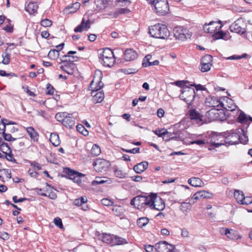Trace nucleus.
Returning a JSON list of instances; mask_svg holds the SVG:
<instances>
[{"mask_svg":"<svg viewBox=\"0 0 252 252\" xmlns=\"http://www.w3.org/2000/svg\"><path fill=\"white\" fill-rule=\"evenodd\" d=\"M2 136L4 140L7 141H13L16 140V138L12 137L10 134L6 133L4 132Z\"/></svg>","mask_w":252,"mask_h":252,"instance_id":"obj_55","label":"nucleus"},{"mask_svg":"<svg viewBox=\"0 0 252 252\" xmlns=\"http://www.w3.org/2000/svg\"><path fill=\"white\" fill-rule=\"evenodd\" d=\"M179 97L188 104H190L195 97V90L193 88L185 86L182 88Z\"/></svg>","mask_w":252,"mask_h":252,"instance_id":"obj_5","label":"nucleus"},{"mask_svg":"<svg viewBox=\"0 0 252 252\" xmlns=\"http://www.w3.org/2000/svg\"><path fill=\"white\" fill-rule=\"evenodd\" d=\"M0 237L3 240H7L9 239V234L7 232H1L0 233Z\"/></svg>","mask_w":252,"mask_h":252,"instance_id":"obj_64","label":"nucleus"},{"mask_svg":"<svg viewBox=\"0 0 252 252\" xmlns=\"http://www.w3.org/2000/svg\"><path fill=\"white\" fill-rule=\"evenodd\" d=\"M212 197V194L205 190H201L196 192L192 197L194 200H198L203 198H210Z\"/></svg>","mask_w":252,"mask_h":252,"instance_id":"obj_17","label":"nucleus"},{"mask_svg":"<svg viewBox=\"0 0 252 252\" xmlns=\"http://www.w3.org/2000/svg\"><path fill=\"white\" fill-rule=\"evenodd\" d=\"M212 65V64L200 63V69L203 72H207L210 70V68H211V67Z\"/></svg>","mask_w":252,"mask_h":252,"instance_id":"obj_45","label":"nucleus"},{"mask_svg":"<svg viewBox=\"0 0 252 252\" xmlns=\"http://www.w3.org/2000/svg\"><path fill=\"white\" fill-rule=\"evenodd\" d=\"M225 33L222 31L216 32L213 35V38L215 39H219L223 38Z\"/></svg>","mask_w":252,"mask_h":252,"instance_id":"obj_49","label":"nucleus"},{"mask_svg":"<svg viewBox=\"0 0 252 252\" xmlns=\"http://www.w3.org/2000/svg\"><path fill=\"white\" fill-rule=\"evenodd\" d=\"M26 130L32 139L34 141L38 140V134L33 127L32 126L28 127Z\"/></svg>","mask_w":252,"mask_h":252,"instance_id":"obj_25","label":"nucleus"},{"mask_svg":"<svg viewBox=\"0 0 252 252\" xmlns=\"http://www.w3.org/2000/svg\"><path fill=\"white\" fill-rule=\"evenodd\" d=\"M173 32L175 37L179 40H184L191 37V34L189 32L188 30L181 26L175 27L174 28Z\"/></svg>","mask_w":252,"mask_h":252,"instance_id":"obj_8","label":"nucleus"},{"mask_svg":"<svg viewBox=\"0 0 252 252\" xmlns=\"http://www.w3.org/2000/svg\"><path fill=\"white\" fill-rule=\"evenodd\" d=\"M148 167V162L146 161H142L133 166L134 171L137 174L144 172Z\"/></svg>","mask_w":252,"mask_h":252,"instance_id":"obj_18","label":"nucleus"},{"mask_svg":"<svg viewBox=\"0 0 252 252\" xmlns=\"http://www.w3.org/2000/svg\"><path fill=\"white\" fill-rule=\"evenodd\" d=\"M102 76L103 74L100 70H96L94 75L93 80L91 82L89 88H94L93 86L98 85V89H101L104 86V84L101 81Z\"/></svg>","mask_w":252,"mask_h":252,"instance_id":"obj_11","label":"nucleus"},{"mask_svg":"<svg viewBox=\"0 0 252 252\" xmlns=\"http://www.w3.org/2000/svg\"><path fill=\"white\" fill-rule=\"evenodd\" d=\"M154 10L159 15H164L168 13L169 10L167 0H156L154 4Z\"/></svg>","mask_w":252,"mask_h":252,"instance_id":"obj_7","label":"nucleus"},{"mask_svg":"<svg viewBox=\"0 0 252 252\" xmlns=\"http://www.w3.org/2000/svg\"><path fill=\"white\" fill-rule=\"evenodd\" d=\"M92 22L90 19H88L87 21H85L84 18L82 20L81 24L79 25L74 29V32H82L83 29L86 31L88 30L91 28V25Z\"/></svg>","mask_w":252,"mask_h":252,"instance_id":"obj_13","label":"nucleus"},{"mask_svg":"<svg viewBox=\"0 0 252 252\" xmlns=\"http://www.w3.org/2000/svg\"><path fill=\"white\" fill-rule=\"evenodd\" d=\"M114 172L116 177L119 178H124L126 177V173L124 170H121L118 166L114 167Z\"/></svg>","mask_w":252,"mask_h":252,"instance_id":"obj_34","label":"nucleus"},{"mask_svg":"<svg viewBox=\"0 0 252 252\" xmlns=\"http://www.w3.org/2000/svg\"><path fill=\"white\" fill-rule=\"evenodd\" d=\"M59 56V50L56 49L51 50L48 54V58L52 60L56 59V58H58Z\"/></svg>","mask_w":252,"mask_h":252,"instance_id":"obj_38","label":"nucleus"},{"mask_svg":"<svg viewBox=\"0 0 252 252\" xmlns=\"http://www.w3.org/2000/svg\"><path fill=\"white\" fill-rule=\"evenodd\" d=\"M80 7V3L79 2H75L72 4L71 6H68V7H66L64 11L67 13H74L78 10Z\"/></svg>","mask_w":252,"mask_h":252,"instance_id":"obj_31","label":"nucleus"},{"mask_svg":"<svg viewBox=\"0 0 252 252\" xmlns=\"http://www.w3.org/2000/svg\"><path fill=\"white\" fill-rule=\"evenodd\" d=\"M106 181L102 179V178L97 177L95 180H94L92 182V184L93 186H95L98 184H102L106 182Z\"/></svg>","mask_w":252,"mask_h":252,"instance_id":"obj_56","label":"nucleus"},{"mask_svg":"<svg viewBox=\"0 0 252 252\" xmlns=\"http://www.w3.org/2000/svg\"><path fill=\"white\" fill-rule=\"evenodd\" d=\"M2 57L3 58L2 61V63L4 64H8L10 62V54L5 52L2 54Z\"/></svg>","mask_w":252,"mask_h":252,"instance_id":"obj_48","label":"nucleus"},{"mask_svg":"<svg viewBox=\"0 0 252 252\" xmlns=\"http://www.w3.org/2000/svg\"><path fill=\"white\" fill-rule=\"evenodd\" d=\"M248 117L243 112H241L238 117V122L241 123H246L248 122Z\"/></svg>","mask_w":252,"mask_h":252,"instance_id":"obj_43","label":"nucleus"},{"mask_svg":"<svg viewBox=\"0 0 252 252\" xmlns=\"http://www.w3.org/2000/svg\"><path fill=\"white\" fill-rule=\"evenodd\" d=\"M188 183L191 186L195 187H201L203 184L202 180L196 177H192L188 180Z\"/></svg>","mask_w":252,"mask_h":252,"instance_id":"obj_26","label":"nucleus"},{"mask_svg":"<svg viewBox=\"0 0 252 252\" xmlns=\"http://www.w3.org/2000/svg\"><path fill=\"white\" fill-rule=\"evenodd\" d=\"M93 166L98 170L104 169L108 166L109 162L104 159H97L93 163Z\"/></svg>","mask_w":252,"mask_h":252,"instance_id":"obj_19","label":"nucleus"},{"mask_svg":"<svg viewBox=\"0 0 252 252\" xmlns=\"http://www.w3.org/2000/svg\"><path fill=\"white\" fill-rule=\"evenodd\" d=\"M243 132V129L242 128L232 130L231 132L226 137L227 143L230 145L238 144L241 139V134Z\"/></svg>","mask_w":252,"mask_h":252,"instance_id":"obj_9","label":"nucleus"},{"mask_svg":"<svg viewBox=\"0 0 252 252\" xmlns=\"http://www.w3.org/2000/svg\"><path fill=\"white\" fill-rule=\"evenodd\" d=\"M190 209V204L187 202H182L180 206V210L183 213L187 215L188 211Z\"/></svg>","mask_w":252,"mask_h":252,"instance_id":"obj_37","label":"nucleus"},{"mask_svg":"<svg viewBox=\"0 0 252 252\" xmlns=\"http://www.w3.org/2000/svg\"><path fill=\"white\" fill-rule=\"evenodd\" d=\"M252 203V198L251 196H244V199L241 202L242 205H249Z\"/></svg>","mask_w":252,"mask_h":252,"instance_id":"obj_54","label":"nucleus"},{"mask_svg":"<svg viewBox=\"0 0 252 252\" xmlns=\"http://www.w3.org/2000/svg\"><path fill=\"white\" fill-rule=\"evenodd\" d=\"M156 198V194L151 193L150 195H138L134 197L130 202L131 205H134L138 209H142L145 206H150L151 202Z\"/></svg>","mask_w":252,"mask_h":252,"instance_id":"obj_3","label":"nucleus"},{"mask_svg":"<svg viewBox=\"0 0 252 252\" xmlns=\"http://www.w3.org/2000/svg\"><path fill=\"white\" fill-rule=\"evenodd\" d=\"M98 57L99 62L105 66H112L115 62L114 53L109 48H106L99 50Z\"/></svg>","mask_w":252,"mask_h":252,"instance_id":"obj_2","label":"nucleus"},{"mask_svg":"<svg viewBox=\"0 0 252 252\" xmlns=\"http://www.w3.org/2000/svg\"><path fill=\"white\" fill-rule=\"evenodd\" d=\"M130 178H131V179L132 181L137 182H141L143 179L142 177H141L140 176H138V175L131 176V177H130Z\"/></svg>","mask_w":252,"mask_h":252,"instance_id":"obj_63","label":"nucleus"},{"mask_svg":"<svg viewBox=\"0 0 252 252\" xmlns=\"http://www.w3.org/2000/svg\"><path fill=\"white\" fill-rule=\"evenodd\" d=\"M0 172H3V174L6 176V177L8 179H10L11 177V171L8 169H3L2 170H0Z\"/></svg>","mask_w":252,"mask_h":252,"instance_id":"obj_61","label":"nucleus"},{"mask_svg":"<svg viewBox=\"0 0 252 252\" xmlns=\"http://www.w3.org/2000/svg\"><path fill=\"white\" fill-rule=\"evenodd\" d=\"M149 222V219L146 217L141 218L137 220V225L140 227H142L145 226Z\"/></svg>","mask_w":252,"mask_h":252,"instance_id":"obj_41","label":"nucleus"},{"mask_svg":"<svg viewBox=\"0 0 252 252\" xmlns=\"http://www.w3.org/2000/svg\"><path fill=\"white\" fill-rule=\"evenodd\" d=\"M61 69L68 74H72L75 68V65L73 63H66L64 65L60 66Z\"/></svg>","mask_w":252,"mask_h":252,"instance_id":"obj_20","label":"nucleus"},{"mask_svg":"<svg viewBox=\"0 0 252 252\" xmlns=\"http://www.w3.org/2000/svg\"><path fill=\"white\" fill-rule=\"evenodd\" d=\"M166 133L164 136L163 137V139H164L165 141H168L170 139H178L179 137H180V134L181 132L180 131H177L174 133H171L167 131L166 130Z\"/></svg>","mask_w":252,"mask_h":252,"instance_id":"obj_22","label":"nucleus"},{"mask_svg":"<svg viewBox=\"0 0 252 252\" xmlns=\"http://www.w3.org/2000/svg\"><path fill=\"white\" fill-rule=\"evenodd\" d=\"M78 57L77 56H72L71 58H63L61 59L62 62L66 63H73V62H76L78 60Z\"/></svg>","mask_w":252,"mask_h":252,"instance_id":"obj_51","label":"nucleus"},{"mask_svg":"<svg viewBox=\"0 0 252 252\" xmlns=\"http://www.w3.org/2000/svg\"><path fill=\"white\" fill-rule=\"evenodd\" d=\"M231 231H232V229H229L228 228H222L220 229V232L221 234H225L227 236V237L231 239H234V237H232V236H230V235H228V234H230L231 233Z\"/></svg>","mask_w":252,"mask_h":252,"instance_id":"obj_47","label":"nucleus"},{"mask_svg":"<svg viewBox=\"0 0 252 252\" xmlns=\"http://www.w3.org/2000/svg\"><path fill=\"white\" fill-rule=\"evenodd\" d=\"M165 204L163 200L160 198L157 200V198L153 200L150 203L149 207L152 209H155L158 211H162L165 208Z\"/></svg>","mask_w":252,"mask_h":252,"instance_id":"obj_12","label":"nucleus"},{"mask_svg":"<svg viewBox=\"0 0 252 252\" xmlns=\"http://www.w3.org/2000/svg\"><path fill=\"white\" fill-rule=\"evenodd\" d=\"M75 118L72 114H68L63 122L62 124L68 128H72L75 126Z\"/></svg>","mask_w":252,"mask_h":252,"instance_id":"obj_16","label":"nucleus"},{"mask_svg":"<svg viewBox=\"0 0 252 252\" xmlns=\"http://www.w3.org/2000/svg\"><path fill=\"white\" fill-rule=\"evenodd\" d=\"M154 132L156 135H158V137H163L164 135L167 133L166 132V129H165L164 128L156 129L155 131H154Z\"/></svg>","mask_w":252,"mask_h":252,"instance_id":"obj_50","label":"nucleus"},{"mask_svg":"<svg viewBox=\"0 0 252 252\" xmlns=\"http://www.w3.org/2000/svg\"><path fill=\"white\" fill-rule=\"evenodd\" d=\"M38 6L36 2H30L26 7V10L30 14H34L37 12Z\"/></svg>","mask_w":252,"mask_h":252,"instance_id":"obj_23","label":"nucleus"},{"mask_svg":"<svg viewBox=\"0 0 252 252\" xmlns=\"http://www.w3.org/2000/svg\"><path fill=\"white\" fill-rule=\"evenodd\" d=\"M49 140L52 145L55 147L58 146L60 144L59 136L56 133H52L51 134Z\"/></svg>","mask_w":252,"mask_h":252,"instance_id":"obj_27","label":"nucleus"},{"mask_svg":"<svg viewBox=\"0 0 252 252\" xmlns=\"http://www.w3.org/2000/svg\"><path fill=\"white\" fill-rule=\"evenodd\" d=\"M91 152L92 155L94 156H97L100 154L101 151L98 145L94 144L93 145Z\"/></svg>","mask_w":252,"mask_h":252,"instance_id":"obj_42","label":"nucleus"},{"mask_svg":"<svg viewBox=\"0 0 252 252\" xmlns=\"http://www.w3.org/2000/svg\"><path fill=\"white\" fill-rule=\"evenodd\" d=\"M112 235L107 234H103L99 236V239L104 243H107L110 245L111 241Z\"/></svg>","mask_w":252,"mask_h":252,"instance_id":"obj_36","label":"nucleus"},{"mask_svg":"<svg viewBox=\"0 0 252 252\" xmlns=\"http://www.w3.org/2000/svg\"><path fill=\"white\" fill-rule=\"evenodd\" d=\"M104 98V94L103 91L97 92L93 96V101L96 103H100L103 100Z\"/></svg>","mask_w":252,"mask_h":252,"instance_id":"obj_28","label":"nucleus"},{"mask_svg":"<svg viewBox=\"0 0 252 252\" xmlns=\"http://www.w3.org/2000/svg\"><path fill=\"white\" fill-rule=\"evenodd\" d=\"M221 23V21L219 22L211 21L209 24H205L203 26V30L205 32L210 33H215L218 30L220 29L222 26H219Z\"/></svg>","mask_w":252,"mask_h":252,"instance_id":"obj_10","label":"nucleus"},{"mask_svg":"<svg viewBox=\"0 0 252 252\" xmlns=\"http://www.w3.org/2000/svg\"><path fill=\"white\" fill-rule=\"evenodd\" d=\"M77 130L83 135L86 136L88 134V131L85 127L82 125H78L76 126Z\"/></svg>","mask_w":252,"mask_h":252,"instance_id":"obj_46","label":"nucleus"},{"mask_svg":"<svg viewBox=\"0 0 252 252\" xmlns=\"http://www.w3.org/2000/svg\"><path fill=\"white\" fill-rule=\"evenodd\" d=\"M124 241L125 239L122 238L112 235L110 245L111 246L121 245L124 243Z\"/></svg>","mask_w":252,"mask_h":252,"instance_id":"obj_30","label":"nucleus"},{"mask_svg":"<svg viewBox=\"0 0 252 252\" xmlns=\"http://www.w3.org/2000/svg\"><path fill=\"white\" fill-rule=\"evenodd\" d=\"M149 32L151 36L160 39H166L170 35L167 27L165 25L159 23L149 27Z\"/></svg>","mask_w":252,"mask_h":252,"instance_id":"obj_1","label":"nucleus"},{"mask_svg":"<svg viewBox=\"0 0 252 252\" xmlns=\"http://www.w3.org/2000/svg\"><path fill=\"white\" fill-rule=\"evenodd\" d=\"M1 121L2 124L3 125V127H2V128H0V134L1 133L2 134H3V132H5V129H6L5 124H6V122L7 121H8V120H7L6 119H1Z\"/></svg>","mask_w":252,"mask_h":252,"instance_id":"obj_62","label":"nucleus"},{"mask_svg":"<svg viewBox=\"0 0 252 252\" xmlns=\"http://www.w3.org/2000/svg\"><path fill=\"white\" fill-rule=\"evenodd\" d=\"M165 242L166 243H163L164 248L162 252H177V250L176 249L175 246L172 244L168 243L165 241H160L159 242Z\"/></svg>","mask_w":252,"mask_h":252,"instance_id":"obj_21","label":"nucleus"},{"mask_svg":"<svg viewBox=\"0 0 252 252\" xmlns=\"http://www.w3.org/2000/svg\"><path fill=\"white\" fill-rule=\"evenodd\" d=\"M101 203L104 206H111L113 202L110 199L107 198H103L101 200Z\"/></svg>","mask_w":252,"mask_h":252,"instance_id":"obj_57","label":"nucleus"},{"mask_svg":"<svg viewBox=\"0 0 252 252\" xmlns=\"http://www.w3.org/2000/svg\"><path fill=\"white\" fill-rule=\"evenodd\" d=\"M40 24L44 27H50L52 25V22L48 19H45L41 21Z\"/></svg>","mask_w":252,"mask_h":252,"instance_id":"obj_52","label":"nucleus"},{"mask_svg":"<svg viewBox=\"0 0 252 252\" xmlns=\"http://www.w3.org/2000/svg\"><path fill=\"white\" fill-rule=\"evenodd\" d=\"M13 201L15 203L23 202L26 200H27L28 199L27 198H20L19 199L17 198V196H14L12 198Z\"/></svg>","mask_w":252,"mask_h":252,"instance_id":"obj_60","label":"nucleus"},{"mask_svg":"<svg viewBox=\"0 0 252 252\" xmlns=\"http://www.w3.org/2000/svg\"><path fill=\"white\" fill-rule=\"evenodd\" d=\"M206 103H209V104H208V105L211 107L220 106L221 107L224 108V104L222 102H220V100L218 99L216 100V99L214 98L211 97L210 98V101H206Z\"/></svg>","mask_w":252,"mask_h":252,"instance_id":"obj_29","label":"nucleus"},{"mask_svg":"<svg viewBox=\"0 0 252 252\" xmlns=\"http://www.w3.org/2000/svg\"><path fill=\"white\" fill-rule=\"evenodd\" d=\"M234 196L236 199L238 203L241 204V202L244 199V193L242 191L240 190H235L234 192Z\"/></svg>","mask_w":252,"mask_h":252,"instance_id":"obj_32","label":"nucleus"},{"mask_svg":"<svg viewBox=\"0 0 252 252\" xmlns=\"http://www.w3.org/2000/svg\"><path fill=\"white\" fill-rule=\"evenodd\" d=\"M87 198L85 196H81L78 198L75 199L73 201V203L76 206H80L85 204L87 202Z\"/></svg>","mask_w":252,"mask_h":252,"instance_id":"obj_35","label":"nucleus"},{"mask_svg":"<svg viewBox=\"0 0 252 252\" xmlns=\"http://www.w3.org/2000/svg\"><path fill=\"white\" fill-rule=\"evenodd\" d=\"M246 28L247 25L245 22L243 18H240L230 25L229 30L231 32L242 35L246 33L247 31Z\"/></svg>","mask_w":252,"mask_h":252,"instance_id":"obj_6","label":"nucleus"},{"mask_svg":"<svg viewBox=\"0 0 252 252\" xmlns=\"http://www.w3.org/2000/svg\"><path fill=\"white\" fill-rule=\"evenodd\" d=\"M55 224L60 229H63V226L62 223V220L58 217L55 218L54 220Z\"/></svg>","mask_w":252,"mask_h":252,"instance_id":"obj_53","label":"nucleus"},{"mask_svg":"<svg viewBox=\"0 0 252 252\" xmlns=\"http://www.w3.org/2000/svg\"><path fill=\"white\" fill-rule=\"evenodd\" d=\"M67 115L68 113L67 112H59L56 114L55 118L58 121L61 122L62 124L63 121Z\"/></svg>","mask_w":252,"mask_h":252,"instance_id":"obj_39","label":"nucleus"},{"mask_svg":"<svg viewBox=\"0 0 252 252\" xmlns=\"http://www.w3.org/2000/svg\"><path fill=\"white\" fill-rule=\"evenodd\" d=\"M137 52L132 48L127 49V61H131L138 58Z\"/></svg>","mask_w":252,"mask_h":252,"instance_id":"obj_24","label":"nucleus"},{"mask_svg":"<svg viewBox=\"0 0 252 252\" xmlns=\"http://www.w3.org/2000/svg\"><path fill=\"white\" fill-rule=\"evenodd\" d=\"M113 213L117 216H120V219H122L124 218L123 216H122L123 214L124 210L120 206H114L112 208Z\"/></svg>","mask_w":252,"mask_h":252,"instance_id":"obj_33","label":"nucleus"},{"mask_svg":"<svg viewBox=\"0 0 252 252\" xmlns=\"http://www.w3.org/2000/svg\"><path fill=\"white\" fill-rule=\"evenodd\" d=\"M163 243H166L165 242H158L156 244L155 246H153L150 245H145V250L147 252H162L164 248Z\"/></svg>","mask_w":252,"mask_h":252,"instance_id":"obj_14","label":"nucleus"},{"mask_svg":"<svg viewBox=\"0 0 252 252\" xmlns=\"http://www.w3.org/2000/svg\"><path fill=\"white\" fill-rule=\"evenodd\" d=\"M189 118L191 120H194L197 124H199L203 121V116L195 109L189 110Z\"/></svg>","mask_w":252,"mask_h":252,"instance_id":"obj_15","label":"nucleus"},{"mask_svg":"<svg viewBox=\"0 0 252 252\" xmlns=\"http://www.w3.org/2000/svg\"><path fill=\"white\" fill-rule=\"evenodd\" d=\"M212 62L213 57L210 55H206L204 56L201 60V63H205L208 64H212Z\"/></svg>","mask_w":252,"mask_h":252,"instance_id":"obj_40","label":"nucleus"},{"mask_svg":"<svg viewBox=\"0 0 252 252\" xmlns=\"http://www.w3.org/2000/svg\"><path fill=\"white\" fill-rule=\"evenodd\" d=\"M63 172L64 175L63 176L72 180L74 183H77L79 185L81 183V177L85 176L84 174L68 167L64 168Z\"/></svg>","mask_w":252,"mask_h":252,"instance_id":"obj_4","label":"nucleus"},{"mask_svg":"<svg viewBox=\"0 0 252 252\" xmlns=\"http://www.w3.org/2000/svg\"><path fill=\"white\" fill-rule=\"evenodd\" d=\"M0 150L4 154H7L8 152L11 151L8 144L5 142H2L0 146Z\"/></svg>","mask_w":252,"mask_h":252,"instance_id":"obj_44","label":"nucleus"},{"mask_svg":"<svg viewBox=\"0 0 252 252\" xmlns=\"http://www.w3.org/2000/svg\"><path fill=\"white\" fill-rule=\"evenodd\" d=\"M248 141V137L246 136V135L244 133V130H243V132L241 134V139L239 141V142L243 143V144H246L247 142Z\"/></svg>","mask_w":252,"mask_h":252,"instance_id":"obj_59","label":"nucleus"},{"mask_svg":"<svg viewBox=\"0 0 252 252\" xmlns=\"http://www.w3.org/2000/svg\"><path fill=\"white\" fill-rule=\"evenodd\" d=\"M47 94H53L54 93L55 89L54 87L50 84L47 85Z\"/></svg>","mask_w":252,"mask_h":252,"instance_id":"obj_58","label":"nucleus"}]
</instances>
